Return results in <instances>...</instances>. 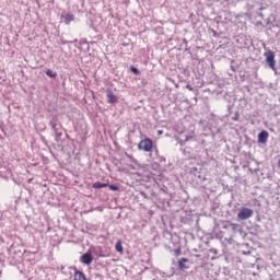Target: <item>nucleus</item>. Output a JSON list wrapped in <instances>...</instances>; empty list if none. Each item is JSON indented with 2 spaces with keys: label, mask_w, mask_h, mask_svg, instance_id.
Instances as JSON below:
<instances>
[{
  "label": "nucleus",
  "mask_w": 280,
  "mask_h": 280,
  "mask_svg": "<svg viewBox=\"0 0 280 280\" xmlns=\"http://www.w3.org/2000/svg\"><path fill=\"white\" fill-rule=\"evenodd\" d=\"M73 280H86V276L82 271H75Z\"/></svg>",
  "instance_id": "obj_12"
},
{
  "label": "nucleus",
  "mask_w": 280,
  "mask_h": 280,
  "mask_svg": "<svg viewBox=\"0 0 280 280\" xmlns=\"http://www.w3.org/2000/svg\"><path fill=\"white\" fill-rule=\"evenodd\" d=\"M260 10H265L264 8H260Z\"/></svg>",
  "instance_id": "obj_27"
},
{
  "label": "nucleus",
  "mask_w": 280,
  "mask_h": 280,
  "mask_svg": "<svg viewBox=\"0 0 280 280\" xmlns=\"http://www.w3.org/2000/svg\"><path fill=\"white\" fill-rule=\"evenodd\" d=\"M254 172H255V173H257V172H258V170L256 168V170H254Z\"/></svg>",
  "instance_id": "obj_26"
},
{
  "label": "nucleus",
  "mask_w": 280,
  "mask_h": 280,
  "mask_svg": "<svg viewBox=\"0 0 280 280\" xmlns=\"http://www.w3.org/2000/svg\"><path fill=\"white\" fill-rule=\"evenodd\" d=\"M50 126L55 132L56 141H60V137H62V133L65 132V129H62V125L58 122V119L52 118L50 120Z\"/></svg>",
  "instance_id": "obj_1"
},
{
  "label": "nucleus",
  "mask_w": 280,
  "mask_h": 280,
  "mask_svg": "<svg viewBox=\"0 0 280 280\" xmlns=\"http://www.w3.org/2000/svg\"><path fill=\"white\" fill-rule=\"evenodd\" d=\"M93 189H104V187H108V184L102 182H95L92 185Z\"/></svg>",
  "instance_id": "obj_11"
},
{
  "label": "nucleus",
  "mask_w": 280,
  "mask_h": 280,
  "mask_svg": "<svg viewBox=\"0 0 280 280\" xmlns=\"http://www.w3.org/2000/svg\"><path fill=\"white\" fill-rule=\"evenodd\" d=\"M232 121H240V112H235L234 116L232 117Z\"/></svg>",
  "instance_id": "obj_18"
},
{
  "label": "nucleus",
  "mask_w": 280,
  "mask_h": 280,
  "mask_svg": "<svg viewBox=\"0 0 280 280\" xmlns=\"http://www.w3.org/2000/svg\"><path fill=\"white\" fill-rule=\"evenodd\" d=\"M131 72L135 73V75H139L140 71L138 68L131 67Z\"/></svg>",
  "instance_id": "obj_19"
},
{
  "label": "nucleus",
  "mask_w": 280,
  "mask_h": 280,
  "mask_svg": "<svg viewBox=\"0 0 280 280\" xmlns=\"http://www.w3.org/2000/svg\"><path fill=\"white\" fill-rule=\"evenodd\" d=\"M186 89H188V91H194V88L190 84H187Z\"/></svg>",
  "instance_id": "obj_21"
},
{
  "label": "nucleus",
  "mask_w": 280,
  "mask_h": 280,
  "mask_svg": "<svg viewBox=\"0 0 280 280\" xmlns=\"http://www.w3.org/2000/svg\"><path fill=\"white\" fill-rule=\"evenodd\" d=\"M187 261H189V259H187V258L179 259V261H178L179 270H187L189 268L187 265H185V264H187Z\"/></svg>",
  "instance_id": "obj_9"
},
{
  "label": "nucleus",
  "mask_w": 280,
  "mask_h": 280,
  "mask_svg": "<svg viewBox=\"0 0 280 280\" xmlns=\"http://www.w3.org/2000/svg\"><path fill=\"white\" fill-rule=\"evenodd\" d=\"M191 139H194L192 136H185L184 140H182V139L178 140V143H179V145H185V143H187V141H191Z\"/></svg>",
  "instance_id": "obj_14"
},
{
  "label": "nucleus",
  "mask_w": 280,
  "mask_h": 280,
  "mask_svg": "<svg viewBox=\"0 0 280 280\" xmlns=\"http://www.w3.org/2000/svg\"><path fill=\"white\" fill-rule=\"evenodd\" d=\"M228 110H229V113H231V105L228 106Z\"/></svg>",
  "instance_id": "obj_23"
},
{
  "label": "nucleus",
  "mask_w": 280,
  "mask_h": 280,
  "mask_svg": "<svg viewBox=\"0 0 280 280\" xmlns=\"http://www.w3.org/2000/svg\"><path fill=\"white\" fill-rule=\"evenodd\" d=\"M258 16H260L261 19H264V13L258 12Z\"/></svg>",
  "instance_id": "obj_22"
},
{
  "label": "nucleus",
  "mask_w": 280,
  "mask_h": 280,
  "mask_svg": "<svg viewBox=\"0 0 280 280\" xmlns=\"http://www.w3.org/2000/svg\"><path fill=\"white\" fill-rule=\"evenodd\" d=\"M117 253H124V246L121 245V241H118L115 245Z\"/></svg>",
  "instance_id": "obj_15"
},
{
  "label": "nucleus",
  "mask_w": 280,
  "mask_h": 280,
  "mask_svg": "<svg viewBox=\"0 0 280 280\" xmlns=\"http://www.w3.org/2000/svg\"><path fill=\"white\" fill-rule=\"evenodd\" d=\"M61 19H65L66 25H69L71 23V21H75V15H73L71 13H62Z\"/></svg>",
  "instance_id": "obj_8"
},
{
  "label": "nucleus",
  "mask_w": 280,
  "mask_h": 280,
  "mask_svg": "<svg viewBox=\"0 0 280 280\" xmlns=\"http://www.w3.org/2000/svg\"><path fill=\"white\" fill-rule=\"evenodd\" d=\"M80 262L85 266H91L93 264V255L91 253H85L80 257Z\"/></svg>",
  "instance_id": "obj_5"
},
{
  "label": "nucleus",
  "mask_w": 280,
  "mask_h": 280,
  "mask_svg": "<svg viewBox=\"0 0 280 280\" xmlns=\"http://www.w3.org/2000/svg\"><path fill=\"white\" fill-rule=\"evenodd\" d=\"M268 137H270V133L268 131L262 130L258 133V143H268Z\"/></svg>",
  "instance_id": "obj_6"
},
{
  "label": "nucleus",
  "mask_w": 280,
  "mask_h": 280,
  "mask_svg": "<svg viewBox=\"0 0 280 280\" xmlns=\"http://www.w3.org/2000/svg\"><path fill=\"white\" fill-rule=\"evenodd\" d=\"M230 230H232V232H234V233H242L243 228L241 224L232 223L230 226Z\"/></svg>",
  "instance_id": "obj_10"
},
{
  "label": "nucleus",
  "mask_w": 280,
  "mask_h": 280,
  "mask_svg": "<svg viewBox=\"0 0 280 280\" xmlns=\"http://www.w3.org/2000/svg\"><path fill=\"white\" fill-rule=\"evenodd\" d=\"M46 75H48V78H57L58 77V72L51 70V69H47L46 70Z\"/></svg>",
  "instance_id": "obj_13"
},
{
  "label": "nucleus",
  "mask_w": 280,
  "mask_h": 280,
  "mask_svg": "<svg viewBox=\"0 0 280 280\" xmlns=\"http://www.w3.org/2000/svg\"><path fill=\"white\" fill-rule=\"evenodd\" d=\"M106 93L108 104H115L117 102V96L113 93V90L108 89Z\"/></svg>",
  "instance_id": "obj_7"
},
{
  "label": "nucleus",
  "mask_w": 280,
  "mask_h": 280,
  "mask_svg": "<svg viewBox=\"0 0 280 280\" xmlns=\"http://www.w3.org/2000/svg\"><path fill=\"white\" fill-rule=\"evenodd\" d=\"M107 187L110 189V191H119V187L117 185L108 184Z\"/></svg>",
  "instance_id": "obj_16"
},
{
  "label": "nucleus",
  "mask_w": 280,
  "mask_h": 280,
  "mask_svg": "<svg viewBox=\"0 0 280 280\" xmlns=\"http://www.w3.org/2000/svg\"><path fill=\"white\" fill-rule=\"evenodd\" d=\"M210 253H213V255H218V249L211 248V249H210Z\"/></svg>",
  "instance_id": "obj_20"
},
{
  "label": "nucleus",
  "mask_w": 280,
  "mask_h": 280,
  "mask_svg": "<svg viewBox=\"0 0 280 280\" xmlns=\"http://www.w3.org/2000/svg\"><path fill=\"white\" fill-rule=\"evenodd\" d=\"M253 209L249 208H242L240 212L237 213L238 220H248L249 218H253Z\"/></svg>",
  "instance_id": "obj_4"
},
{
  "label": "nucleus",
  "mask_w": 280,
  "mask_h": 280,
  "mask_svg": "<svg viewBox=\"0 0 280 280\" xmlns=\"http://www.w3.org/2000/svg\"><path fill=\"white\" fill-rule=\"evenodd\" d=\"M231 221L223 222V229H225L226 231L231 230Z\"/></svg>",
  "instance_id": "obj_17"
},
{
  "label": "nucleus",
  "mask_w": 280,
  "mask_h": 280,
  "mask_svg": "<svg viewBox=\"0 0 280 280\" xmlns=\"http://www.w3.org/2000/svg\"><path fill=\"white\" fill-rule=\"evenodd\" d=\"M153 148H154V142L150 138H145L141 140L138 144V149L143 150V152H152Z\"/></svg>",
  "instance_id": "obj_2"
},
{
  "label": "nucleus",
  "mask_w": 280,
  "mask_h": 280,
  "mask_svg": "<svg viewBox=\"0 0 280 280\" xmlns=\"http://www.w3.org/2000/svg\"><path fill=\"white\" fill-rule=\"evenodd\" d=\"M159 135H163V131H159Z\"/></svg>",
  "instance_id": "obj_25"
},
{
  "label": "nucleus",
  "mask_w": 280,
  "mask_h": 280,
  "mask_svg": "<svg viewBox=\"0 0 280 280\" xmlns=\"http://www.w3.org/2000/svg\"><path fill=\"white\" fill-rule=\"evenodd\" d=\"M176 254H177V255H180V249H177V250H176Z\"/></svg>",
  "instance_id": "obj_24"
},
{
  "label": "nucleus",
  "mask_w": 280,
  "mask_h": 280,
  "mask_svg": "<svg viewBox=\"0 0 280 280\" xmlns=\"http://www.w3.org/2000/svg\"><path fill=\"white\" fill-rule=\"evenodd\" d=\"M266 58L267 65L270 67V69H275L277 61L275 60V51L268 50L264 54Z\"/></svg>",
  "instance_id": "obj_3"
}]
</instances>
